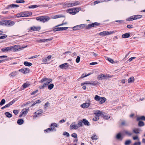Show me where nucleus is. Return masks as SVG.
Here are the masks:
<instances>
[{
	"mask_svg": "<svg viewBox=\"0 0 145 145\" xmlns=\"http://www.w3.org/2000/svg\"><path fill=\"white\" fill-rule=\"evenodd\" d=\"M140 120L145 121V117L144 116H142L139 117H137V121H139Z\"/></svg>",
	"mask_w": 145,
	"mask_h": 145,
	"instance_id": "nucleus-29",
	"label": "nucleus"
},
{
	"mask_svg": "<svg viewBox=\"0 0 145 145\" xmlns=\"http://www.w3.org/2000/svg\"><path fill=\"white\" fill-rule=\"evenodd\" d=\"M91 138L93 140H97L98 139L96 135L93 134L91 137Z\"/></svg>",
	"mask_w": 145,
	"mask_h": 145,
	"instance_id": "nucleus-45",
	"label": "nucleus"
},
{
	"mask_svg": "<svg viewBox=\"0 0 145 145\" xmlns=\"http://www.w3.org/2000/svg\"><path fill=\"white\" fill-rule=\"evenodd\" d=\"M78 27H79V29H81L83 28H84L85 26V24H80V25H78Z\"/></svg>",
	"mask_w": 145,
	"mask_h": 145,
	"instance_id": "nucleus-49",
	"label": "nucleus"
},
{
	"mask_svg": "<svg viewBox=\"0 0 145 145\" xmlns=\"http://www.w3.org/2000/svg\"><path fill=\"white\" fill-rule=\"evenodd\" d=\"M5 115L8 118H11L12 116V114L8 112H6L5 113Z\"/></svg>",
	"mask_w": 145,
	"mask_h": 145,
	"instance_id": "nucleus-41",
	"label": "nucleus"
},
{
	"mask_svg": "<svg viewBox=\"0 0 145 145\" xmlns=\"http://www.w3.org/2000/svg\"><path fill=\"white\" fill-rule=\"evenodd\" d=\"M134 20H135L133 16H131L129 18L127 19V20L129 21H131Z\"/></svg>",
	"mask_w": 145,
	"mask_h": 145,
	"instance_id": "nucleus-52",
	"label": "nucleus"
},
{
	"mask_svg": "<svg viewBox=\"0 0 145 145\" xmlns=\"http://www.w3.org/2000/svg\"><path fill=\"white\" fill-rule=\"evenodd\" d=\"M24 122V121L22 119H18L17 121V123L19 125L22 124Z\"/></svg>",
	"mask_w": 145,
	"mask_h": 145,
	"instance_id": "nucleus-32",
	"label": "nucleus"
},
{
	"mask_svg": "<svg viewBox=\"0 0 145 145\" xmlns=\"http://www.w3.org/2000/svg\"><path fill=\"white\" fill-rule=\"evenodd\" d=\"M85 27L86 29H89L92 27H93L92 24H89L87 25H85Z\"/></svg>",
	"mask_w": 145,
	"mask_h": 145,
	"instance_id": "nucleus-39",
	"label": "nucleus"
},
{
	"mask_svg": "<svg viewBox=\"0 0 145 145\" xmlns=\"http://www.w3.org/2000/svg\"><path fill=\"white\" fill-rule=\"evenodd\" d=\"M46 132H48L49 131H56V129L54 127H50L44 130Z\"/></svg>",
	"mask_w": 145,
	"mask_h": 145,
	"instance_id": "nucleus-26",
	"label": "nucleus"
},
{
	"mask_svg": "<svg viewBox=\"0 0 145 145\" xmlns=\"http://www.w3.org/2000/svg\"><path fill=\"white\" fill-rule=\"evenodd\" d=\"M123 133H125L129 136H130L132 135V133H131L127 130H124L123 132Z\"/></svg>",
	"mask_w": 145,
	"mask_h": 145,
	"instance_id": "nucleus-24",
	"label": "nucleus"
},
{
	"mask_svg": "<svg viewBox=\"0 0 145 145\" xmlns=\"http://www.w3.org/2000/svg\"><path fill=\"white\" fill-rule=\"evenodd\" d=\"M112 76L109 74H106L104 75L103 74H101L99 75L97 77V79L99 80H104L108 78H111Z\"/></svg>",
	"mask_w": 145,
	"mask_h": 145,
	"instance_id": "nucleus-3",
	"label": "nucleus"
},
{
	"mask_svg": "<svg viewBox=\"0 0 145 145\" xmlns=\"http://www.w3.org/2000/svg\"><path fill=\"white\" fill-rule=\"evenodd\" d=\"M102 117L103 118L106 119H108L110 118V116L107 115H104L103 114Z\"/></svg>",
	"mask_w": 145,
	"mask_h": 145,
	"instance_id": "nucleus-50",
	"label": "nucleus"
},
{
	"mask_svg": "<svg viewBox=\"0 0 145 145\" xmlns=\"http://www.w3.org/2000/svg\"><path fill=\"white\" fill-rule=\"evenodd\" d=\"M19 7V6L15 4H11L10 5H8L6 8V9H10L12 8H14L15 7Z\"/></svg>",
	"mask_w": 145,
	"mask_h": 145,
	"instance_id": "nucleus-19",
	"label": "nucleus"
},
{
	"mask_svg": "<svg viewBox=\"0 0 145 145\" xmlns=\"http://www.w3.org/2000/svg\"><path fill=\"white\" fill-rule=\"evenodd\" d=\"M80 57L79 56H78L77 57L76 59V61L77 63H78L80 61Z\"/></svg>",
	"mask_w": 145,
	"mask_h": 145,
	"instance_id": "nucleus-61",
	"label": "nucleus"
},
{
	"mask_svg": "<svg viewBox=\"0 0 145 145\" xmlns=\"http://www.w3.org/2000/svg\"><path fill=\"white\" fill-rule=\"evenodd\" d=\"M116 138L118 140L120 139L121 140L123 138H121V134L120 133H118L116 135Z\"/></svg>",
	"mask_w": 145,
	"mask_h": 145,
	"instance_id": "nucleus-30",
	"label": "nucleus"
},
{
	"mask_svg": "<svg viewBox=\"0 0 145 145\" xmlns=\"http://www.w3.org/2000/svg\"><path fill=\"white\" fill-rule=\"evenodd\" d=\"M40 7V5H32L29 6L28 8H34L36 7Z\"/></svg>",
	"mask_w": 145,
	"mask_h": 145,
	"instance_id": "nucleus-40",
	"label": "nucleus"
},
{
	"mask_svg": "<svg viewBox=\"0 0 145 145\" xmlns=\"http://www.w3.org/2000/svg\"><path fill=\"white\" fill-rule=\"evenodd\" d=\"M67 12L68 13L72 15H74L76 14V12L74 11V8L68 9L67 10Z\"/></svg>",
	"mask_w": 145,
	"mask_h": 145,
	"instance_id": "nucleus-18",
	"label": "nucleus"
},
{
	"mask_svg": "<svg viewBox=\"0 0 145 145\" xmlns=\"http://www.w3.org/2000/svg\"><path fill=\"white\" fill-rule=\"evenodd\" d=\"M63 134L64 135L66 136V137H69L70 136L69 134L66 132H64Z\"/></svg>",
	"mask_w": 145,
	"mask_h": 145,
	"instance_id": "nucleus-60",
	"label": "nucleus"
},
{
	"mask_svg": "<svg viewBox=\"0 0 145 145\" xmlns=\"http://www.w3.org/2000/svg\"><path fill=\"white\" fill-rule=\"evenodd\" d=\"M102 113V112L101 111L98 110L97 111H96V112H95V116H98L99 117V114H101V115L102 114L103 115Z\"/></svg>",
	"mask_w": 145,
	"mask_h": 145,
	"instance_id": "nucleus-31",
	"label": "nucleus"
},
{
	"mask_svg": "<svg viewBox=\"0 0 145 145\" xmlns=\"http://www.w3.org/2000/svg\"><path fill=\"white\" fill-rule=\"evenodd\" d=\"M18 45H16L15 46H11V47H12V50H13L14 52H16L18 51V50H21L22 48H19L18 47ZM27 47V46H26L24 47H22V48H24L25 47Z\"/></svg>",
	"mask_w": 145,
	"mask_h": 145,
	"instance_id": "nucleus-6",
	"label": "nucleus"
},
{
	"mask_svg": "<svg viewBox=\"0 0 145 145\" xmlns=\"http://www.w3.org/2000/svg\"><path fill=\"white\" fill-rule=\"evenodd\" d=\"M52 80L51 79H50L48 80L45 83L46 85H47L49 84L50 82H52Z\"/></svg>",
	"mask_w": 145,
	"mask_h": 145,
	"instance_id": "nucleus-64",
	"label": "nucleus"
},
{
	"mask_svg": "<svg viewBox=\"0 0 145 145\" xmlns=\"http://www.w3.org/2000/svg\"><path fill=\"white\" fill-rule=\"evenodd\" d=\"M15 23L14 22L10 20H6L5 26H11L14 25Z\"/></svg>",
	"mask_w": 145,
	"mask_h": 145,
	"instance_id": "nucleus-12",
	"label": "nucleus"
},
{
	"mask_svg": "<svg viewBox=\"0 0 145 145\" xmlns=\"http://www.w3.org/2000/svg\"><path fill=\"white\" fill-rule=\"evenodd\" d=\"M83 122L85 125L87 126H89L90 125V124L89 122L86 119H83Z\"/></svg>",
	"mask_w": 145,
	"mask_h": 145,
	"instance_id": "nucleus-23",
	"label": "nucleus"
},
{
	"mask_svg": "<svg viewBox=\"0 0 145 145\" xmlns=\"http://www.w3.org/2000/svg\"><path fill=\"white\" fill-rule=\"evenodd\" d=\"M6 23V20L0 21V25L5 26V23Z\"/></svg>",
	"mask_w": 145,
	"mask_h": 145,
	"instance_id": "nucleus-54",
	"label": "nucleus"
},
{
	"mask_svg": "<svg viewBox=\"0 0 145 145\" xmlns=\"http://www.w3.org/2000/svg\"><path fill=\"white\" fill-rule=\"evenodd\" d=\"M131 142V141L130 140H126L125 143V145H129Z\"/></svg>",
	"mask_w": 145,
	"mask_h": 145,
	"instance_id": "nucleus-57",
	"label": "nucleus"
},
{
	"mask_svg": "<svg viewBox=\"0 0 145 145\" xmlns=\"http://www.w3.org/2000/svg\"><path fill=\"white\" fill-rule=\"evenodd\" d=\"M50 126H54L57 127H58V125L56 123H52L51 124Z\"/></svg>",
	"mask_w": 145,
	"mask_h": 145,
	"instance_id": "nucleus-58",
	"label": "nucleus"
},
{
	"mask_svg": "<svg viewBox=\"0 0 145 145\" xmlns=\"http://www.w3.org/2000/svg\"><path fill=\"white\" fill-rule=\"evenodd\" d=\"M90 103H86L81 104L80 106L83 108H88L90 105Z\"/></svg>",
	"mask_w": 145,
	"mask_h": 145,
	"instance_id": "nucleus-15",
	"label": "nucleus"
},
{
	"mask_svg": "<svg viewBox=\"0 0 145 145\" xmlns=\"http://www.w3.org/2000/svg\"><path fill=\"white\" fill-rule=\"evenodd\" d=\"M70 127L71 129H76L79 127L78 124H76L75 122L72 123L70 125Z\"/></svg>",
	"mask_w": 145,
	"mask_h": 145,
	"instance_id": "nucleus-13",
	"label": "nucleus"
},
{
	"mask_svg": "<svg viewBox=\"0 0 145 145\" xmlns=\"http://www.w3.org/2000/svg\"><path fill=\"white\" fill-rule=\"evenodd\" d=\"M17 72L16 71L13 72L9 74V76L10 77H13L17 74Z\"/></svg>",
	"mask_w": 145,
	"mask_h": 145,
	"instance_id": "nucleus-36",
	"label": "nucleus"
},
{
	"mask_svg": "<svg viewBox=\"0 0 145 145\" xmlns=\"http://www.w3.org/2000/svg\"><path fill=\"white\" fill-rule=\"evenodd\" d=\"M24 64L26 66L30 67L32 65L31 63L27 61H24Z\"/></svg>",
	"mask_w": 145,
	"mask_h": 145,
	"instance_id": "nucleus-28",
	"label": "nucleus"
},
{
	"mask_svg": "<svg viewBox=\"0 0 145 145\" xmlns=\"http://www.w3.org/2000/svg\"><path fill=\"white\" fill-rule=\"evenodd\" d=\"M5 102V100L4 99H2L0 103V105L2 106L4 104Z\"/></svg>",
	"mask_w": 145,
	"mask_h": 145,
	"instance_id": "nucleus-55",
	"label": "nucleus"
},
{
	"mask_svg": "<svg viewBox=\"0 0 145 145\" xmlns=\"http://www.w3.org/2000/svg\"><path fill=\"white\" fill-rule=\"evenodd\" d=\"M52 80L51 79H50L48 80L45 83L46 85H47L49 84L50 82H52Z\"/></svg>",
	"mask_w": 145,
	"mask_h": 145,
	"instance_id": "nucleus-63",
	"label": "nucleus"
},
{
	"mask_svg": "<svg viewBox=\"0 0 145 145\" xmlns=\"http://www.w3.org/2000/svg\"><path fill=\"white\" fill-rule=\"evenodd\" d=\"M23 14L21 15L22 17H28L32 15V13L31 12L27 11L23 12Z\"/></svg>",
	"mask_w": 145,
	"mask_h": 145,
	"instance_id": "nucleus-14",
	"label": "nucleus"
},
{
	"mask_svg": "<svg viewBox=\"0 0 145 145\" xmlns=\"http://www.w3.org/2000/svg\"><path fill=\"white\" fill-rule=\"evenodd\" d=\"M64 6L65 7H72V3H65Z\"/></svg>",
	"mask_w": 145,
	"mask_h": 145,
	"instance_id": "nucleus-35",
	"label": "nucleus"
},
{
	"mask_svg": "<svg viewBox=\"0 0 145 145\" xmlns=\"http://www.w3.org/2000/svg\"><path fill=\"white\" fill-rule=\"evenodd\" d=\"M18 71L21 72L24 74L29 72L30 70L27 68H25L24 69H21L18 70Z\"/></svg>",
	"mask_w": 145,
	"mask_h": 145,
	"instance_id": "nucleus-9",
	"label": "nucleus"
},
{
	"mask_svg": "<svg viewBox=\"0 0 145 145\" xmlns=\"http://www.w3.org/2000/svg\"><path fill=\"white\" fill-rule=\"evenodd\" d=\"M92 74V73H89L88 74H87V75L86 74L85 75H84V74H83L81 76V78H84V77H86V76H89L90 75H91V74Z\"/></svg>",
	"mask_w": 145,
	"mask_h": 145,
	"instance_id": "nucleus-51",
	"label": "nucleus"
},
{
	"mask_svg": "<svg viewBox=\"0 0 145 145\" xmlns=\"http://www.w3.org/2000/svg\"><path fill=\"white\" fill-rule=\"evenodd\" d=\"M96 101H98L100 104H102L105 103L106 99L104 97H100L98 95H96L94 97Z\"/></svg>",
	"mask_w": 145,
	"mask_h": 145,
	"instance_id": "nucleus-2",
	"label": "nucleus"
},
{
	"mask_svg": "<svg viewBox=\"0 0 145 145\" xmlns=\"http://www.w3.org/2000/svg\"><path fill=\"white\" fill-rule=\"evenodd\" d=\"M114 33V31H111L110 32H108V31H106L100 32L99 34L100 36H104L109 35L113 33Z\"/></svg>",
	"mask_w": 145,
	"mask_h": 145,
	"instance_id": "nucleus-4",
	"label": "nucleus"
},
{
	"mask_svg": "<svg viewBox=\"0 0 145 145\" xmlns=\"http://www.w3.org/2000/svg\"><path fill=\"white\" fill-rule=\"evenodd\" d=\"M30 85L28 82H26L24 83L22 85V86L24 89L25 88L28 87Z\"/></svg>",
	"mask_w": 145,
	"mask_h": 145,
	"instance_id": "nucleus-34",
	"label": "nucleus"
},
{
	"mask_svg": "<svg viewBox=\"0 0 145 145\" xmlns=\"http://www.w3.org/2000/svg\"><path fill=\"white\" fill-rule=\"evenodd\" d=\"M144 125V123L141 121H140L139 122L138 125L139 127L143 126Z\"/></svg>",
	"mask_w": 145,
	"mask_h": 145,
	"instance_id": "nucleus-46",
	"label": "nucleus"
},
{
	"mask_svg": "<svg viewBox=\"0 0 145 145\" xmlns=\"http://www.w3.org/2000/svg\"><path fill=\"white\" fill-rule=\"evenodd\" d=\"M36 19L38 21H39L44 23L49 20L50 18L48 16H42L37 17Z\"/></svg>",
	"mask_w": 145,
	"mask_h": 145,
	"instance_id": "nucleus-1",
	"label": "nucleus"
},
{
	"mask_svg": "<svg viewBox=\"0 0 145 145\" xmlns=\"http://www.w3.org/2000/svg\"><path fill=\"white\" fill-rule=\"evenodd\" d=\"M85 84H90L92 85H96L97 84V83H96V82L95 81H91L90 82L89 81H86L84 82Z\"/></svg>",
	"mask_w": 145,
	"mask_h": 145,
	"instance_id": "nucleus-22",
	"label": "nucleus"
},
{
	"mask_svg": "<svg viewBox=\"0 0 145 145\" xmlns=\"http://www.w3.org/2000/svg\"><path fill=\"white\" fill-rule=\"evenodd\" d=\"M41 29L40 27L33 26L31 27V29L33 31H38Z\"/></svg>",
	"mask_w": 145,
	"mask_h": 145,
	"instance_id": "nucleus-21",
	"label": "nucleus"
},
{
	"mask_svg": "<svg viewBox=\"0 0 145 145\" xmlns=\"http://www.w3.org/2000/svg\"><path fill=\"white\" fill-rule=\"evenodd\" d=\"M133 16L135 20L141 18L142 17V15H135L134 16Z\"/></svg>",
	"mask_w": 145,
	"mask_h": 145,
	"instance_id": "nucleus-27",
	"label": "nucleus"
},
{
	"mask_svg": "<svg viewBox=\"0 0 145 145\" xmlns=\"http://www.w3.org/2000/svg\"><path fill=\"white\" fill-rule=\"evenodd\" d=\"M59 67L61 69H67L69 67V64L66 63L59 65Z\"/></svg>",
	"mask_w": 145,
	"mask_h": 145,
	"instance_id": "nucleus-7",
	"label": "nucleus"
},
{
	"mask_svg": "<svg viewBox=\"0 0 145 145\" xmlns=\"http://www.w3.org/2000/svg\"><path fill=\"white\" fill-rule=\"evenodd\" d=\"M68 29V27H58L54 28L53 30L54 31H59L64 30L67 29Z\"/></svg>",
	"mask_w": 145,
	"mask_h": 145,
	"instance_id": "nucleus-10",
	"label": "nucleus"
},
{
	"mask_svg": "<svg viewBox=\"0 0 145 145\" xmlns=\"http://www.w3.org/2000/svg\"><path fill=\"white\" fill-rule=\"evenodd\" d=\"M130 36V33H127L123 34L122 37L123 38H126L129 37Z\"/></svg>",
	"mask_w": 145,
	"mask_h": 145,
	"instance_id": "nucleus-25",
	"label": "nucleus"
},
{
	"mask_svg": "<svg viewBox=\"0 0 145 145\" xmlns=\"http://www.w3.org/2000/svg\"><path fill=\"white\" fill-rule=\"evenodd\" d=\"M52 56L51 55H49L45 58H43L42 59V63L43 64H46L47 61H49L51 59Z\"/></svg>",
	"mask_w": 145,
	"mask_h": 145,
	"instance_id": "nucleus-8",
	"label": "nucleus"
},
{
	"mask_svg": "<svg viewBox=\"0 0 145 145\" xmlns=\"http://www.w3.org/2000/svg\"><path fill=\"white\" fill-rule=\"evenodd\" d=\"M74 11L76 12V13L80 11V10H81V8L80 7H79L78 8H74Z\"/></svg>",
	"mask_w": 145,
	"mask_h": 145,
	"instance_id": "nucleus-48",
	"label": "nucleus"
},
{
	"mask_svg": "<svg viewBox=\"0 0 145 145\" xmlns=\"http://www.w3.org/2000/svg\"><path fill=\"white\" fill-rule=\"evenodd\" d=\"M42 109H40L35 113L34 115L36 117L37 115H39L42 114Z\"/></svg>",
	"mask_w": 145,
	"mask_h": 145,
	"instance_id": "nucleus-20",
	"label": "nucleus"
},
{
	"mask_svg": "<svg viewBox=\"0 0 145 145\" xmlns=\"http://www.w3.org/2000/svg\"><path fill=\"white\" fill-rule=\"evenodd\" d=\"M12 47H11V46L5 47L1 49V51L3 52H8L12 51Z\"/></svg>",
	"mask_w": 145,
	"mask_h": 145,
	"instance_id": "nucleus-16",
	"label": "nucleus"
},
{
	"mask_svg": "<svg viewBox=\"0 0 145 145\" xmlns=\"http://www.w3.org/2000/svg\"><path fill=\"white\" fill-rule=\"evenodd\" d=\"M29 110V108L23 109L20 112L19 117H21L23 115H25L27 114Z\"/></svg>",
	"mask_w": 145,
	"mask_h": 145,
	"instance_id": "nucleus-5",
	"label": "nucleus"
},
{
	"mask_svg": "<svg viewBox=\"0 0 145 145\" xmlns=\"http://www.w3.org/2000/svg\"><path fill=\"white\" fill-rule=\"evenodd\" d=\"M54 85L53 84H50L48 86V88L49 90H51L54 87Z\"/></svg>",
	"mask_w": 145,
	"mask_h": 145,
	"instance_id": "nucleus-44",
	"label": "nucleus"
},
{
	"mask_svg": "<svg viewBox=\"0 0 145 145\" xmlns=\"http://www.w3.org/2000/svg\"><path fill=\"white\" fill-rule=\"evenodd\" d=\"M141 142L140 141H139L137 142H135L132 145H141Z\"/></svg>",
	"mask_w": 145,
	"mask_h": 145,
	"instance_id": "nucleus-59",
	"label": "nucleus"
},
{
	"mask_svg": "<svg viewBox=\"0 0 145 145\" xmlns=\"http://www.w3.org/2000/svg\"><path fill=\"white\" fill-rule=\"evenodd\" d=\"M52 40V39H43L39 40H37L36 42L39 43L44 42H45L51 40Z\"/></svg>",
	"mask_w": 145,
	"mask_h": 145,
	"instance_id": "nucleus-11",
	"label": "nucleus"
},
{
	"mask_svg": "<svg viewBox=\"0 0 145 145\" xmlns=\"http://www.w3.org/2000/svg\"><path fill=\"white\" fill-rule=\"evenodd\" d=\"M72 7L78 5L80 4V2L78 1H76L75 2L72 3Z\"/></svg>",
	"mask_w": 145,
	"mask_h": 145,
	"instance_id": "nucleus-37",
	"label": "nucleus"
},
{
	"mask_svg": "<svg viewBox=\"0 0 145 145\" xmlns=\"http://www.w3.org/2000/svg\"><path fill=\"white\" fill-rule=\"evenodd\" d=\"M141 131V129L140 128H134L133 129V132L134 133L138 134L140 133Z\"/></svg>",
	"mask_w": 145,
	"mask_h": 145,
	"instance_id": "nucleus-17",
	"label": "nucleus"
},
{
	"mask_svg": "<svg viewBox=\"0 0 145 145\" xmlns=\"http://www.w3.org/2000/svg\"><path fill=\"white\" fill-rule=\"evenodd\" d=\"M134 80V78L133 76H132L129 78L128 80L129 83H131Z\"/></svg>",
	"mask_w": 145,
	"mask_h": 145,
	"instance_id": "nucleus-38",
	"label": "nucleus"
},
{
	"mask_svg": "<svg viewBox=\"0 0 145 145\" xmlns=\"http://www.w3.org/2000/svg\"><path fill=\"white\" fill-rule=\"evenodd\" d=\"M83 120L79 121L77 124L79 127H82L83 126Z\"/></svg>",
	"mask_w": 145,
	"mask_h": 145,
	"instance_id": "nucleus-33",
	"label": "nucleus"
},
{
	"mask_svg": "<svg viewBox=\"0 0 145 145\" xmlns=\"http://www.w3.org/2000/svg\"><path fill=\"white\" fill-rule=\"evenodd\" d=\"M73 30L74 31H76L77 30H80V29H79L78 25H77L73 27Z\"/></svg>",
	"mask_w": 145,
	"mask_h": 145,
	"instance_id": "nucleus-53",
	"label": "nucleus"
},
{
	"mask_svg": "<svg viewBox=\"0 0 145 145\" xmlns=\"http://www.w3.org/2000/svg\"><path fill=\"white\" fill-rule=\"evenodd\" d=\"M92 25L93 27H95L97 26H99L100 25V24L97 22H95L94 23H92Z\"/></svg>",
	"mask_w": 145,
	"mask_h": 145,
	"instance_id": "nucleus-43",
	"label": "nucleus"
},
{
	"mask_svg": "<svg viewBox=\"0 0 145 145\" xmlns=\"http://www.w3.org/2000/svg\"><path fill=\"white\" fill-rule=\"evenodd\" d=\"M99 117L98 116H95L94 117L93 119V120L95 121H97L99 119Z\"/></svg>",
	"mask_w": 145,
	"mask_h": 145,
	"instance_id": "nucleus-56",
	"label": "nucleus"
},
{
	"mask_svg": "<svg viewBox=\"0 0 145 145\" xmlns=\"http://www.w3.org/2000/svg\"><path fill=\"white\" fill-rule=\"evenodd\" d=\"M47 85L45 83H44L43 85H41L39 87V88L40 89H44L46 87Z\"/></svg>",
	"mask_w": 145,
	"mask_h": 145,
	"instance_id": "nucleus-47",
	"label": "nucleus"
},
{
	"mask_svg": "<svg viewBox=\"0 0 145 145\" xmlns=\"http://www.w3.org/2000/svg\"><path fill=\"white\" fill-rule=\"evenodd\" d=\"M133 140H137L138 141H140L139 139L138 138V137L137 136H135V137H133Z\"/></svg>",
	"mask_w": 145,
	"mask_h": 145,
	"instance_id": "nucleus-62",
	"label": "nucleus"
},
{
	"mask_svg": "<svg viewBox=\"0 0 145 145\" xmlns=\"http://www.w3.org/2000/svg\"><path fill=\"white\" fill-rule=\"evenodd\" d=\"M48 80V79L46 78H43L39 82L41 83H42Z\"/></svg>",
	"mask_w": 145,
	"mask_h": 145,
	"instance_id": "nucleus-42",
	"label": "nucleus"
}]
</instances>
